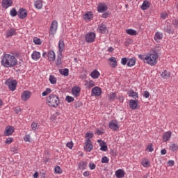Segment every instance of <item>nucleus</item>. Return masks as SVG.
Segmentation results:
<instances>
[{
    "label": "nucleus",
    "mask_w": 178,
    "mask_h": 178,
    "mask_svg": "<svg viewBox=\"0 0 178 178\" xmlns=\"http://www.w3.org/2000/svg\"><path fill=\"white\" fill-rule=\"evenodd\" d=\"M56 30H58V22L53 21L50 26V31H49L50 35H54V34H56Z\"/></svg>",
    "instance_id": "obj_6"
},
{
    "label": "nucleus",
    "mask_w": 178,
    "mask_h": 178,
    "mask_svg": "<svg viewBox=\"0 0 178 178\" xmlns=\"http://www.w3.org/2000/svg\"><path fill=\"white\" fill-rule=\"evenodd\" d=\"M90 76L92 79H98L100 76V74L98 70H95L93 72H91Z\"/></svg>",
    "instance_id": "obj_34"
},
{
    "label": "nucleus",
    "mask_w": 178,
    "mask_h": 178,
    "mask_svg": "<svg viewBox=\"0 0 178 178\" xmlns=\"http://www.w3.org/2000/svg\"><path fill=\"white\" fill-rule=\"evenodd\" d=\"M127 34H129V35H136L137 34V31L134 29H127L126 31Z\"/></svg>",
    "instance_id": "obj_37"
},
{
    "label": "nucleus",
    "mask_w": 178,
    "mask_h": 178,
    "mask_svg": "<svg viewBox=\"0 0 178 178\" xmlns=\"http://www.w3.org/2000/svg\"><path fill=\"white\" fill-rule=\"evenodd\" d=\"M83 106V102L81 101H77L75 102V108H81Z\"/></svg>",
    "instance_id": "obj_53"
},
{
    "label": "nucleus",
    "mask_w": 178,
    "mask_h": 178,
    "mask_svg": "<svg viewBox=\"0 0 178 178\" xmlns=\"http://www.w3.org/2000/svg\"><path fill=\"white\" fill-rule=\"evenodd\" d=\"M66 145L70 149H72L73 148V142H68Z\"/></svg>",
    "instance_id": "obj_59"
},
{
    "label": "nucleus",
    "mask_w": 178,
    "mask_h": 178,
    "mask_svg": "<svg viewBox=\"0 0 178 178\" xmlns=\"http://www.w3.org/2000/svg\"><path fill=\"white\" fill-rule=\"evenodd\" d=\"M58 49V55L62 56V52H63V49H65V42H63L62 40H59Z\"/></svg>",
    "instance_id": "obj_21"
},
{
    "label": "nucleus",
    "mask_w": 178,
    "mask_h": 178,
    "mask_svg": "<svg viewBox=\"0 0 178 178\" xmlns=\"http://www.w3.org/2000/svg\"><path fill=\"white\" fill-rule=\"evenodd\" d=\"M158 54L159 52L155 50L154 54H149L146 55V63L147 65H150V66H155L156 63H158Z\"/></svg>",
    "instance_id": "obj_3"
},
{
    "label": "nucleus",
    "mask_w": 178,
    "mask_h": 178,
    "mask_svg": "<svg viewBox=\"0 0 178 178\" xmlns=\"http://www.w3.org/2000/svg\"><path fill=\"white\" fill-rule=\"evenodd\" d=\"M49 80L51 84H56L57 79L56 77H55L54 76L50 75Z\"/></svg>",
    "instance_id": "obj_39"
},
{
    "label": "nucleus",
    "mask_w": 178,
    "mask_h": 178,
    "mask_svg": "<svg viewBox=\"0 0 178 178\" xmlns=\"http://www.w3.org/2000/svg\"><path fill=\"white\" fill-rule=\"evenodd\" d=\"M93 137H94V134H92V133L87 132L85 135V138H89L90 140V138H92Z\"/></svg>",
    "instance_id": "obj_52"
},
{
    "label": "nucleus",
    "mask_w": 178,
    "mask_h": 178,
    "mask_svg": "<svg viewBox=\"0 0 178 178\" xmlns=\"http://www.w3.org/2000/svg\"><path fill=\"white\" fill-rule=\"evenodd\" d=\"M138 58L141 59V60H143V62L145 63L147 61V55H143V54H139Z\"/></svg>",
    "instance_id": "obj_50"
},
{
    "label": "nucleus",
    "mask_w": 178,
    "mask_h": 178,
    "mask_svg": "<svg viewBox=\"0 0 178 178\" xmlns=\"http://www.w3.org/2000/svg\"><path fill=\"white\" fill-rule=\"evenodd\" d=\"M97 143L100 145V151H108V145L105 141L100 139L97 140Z\"/></svg>",
    "instance_id": "obj_14"
},
{
    "label": "nucleus",
    "mask_w": 178,
    "mask_h": 178,
    "mask_svg": "<svg viewBox=\"0 0 178 178\" xmlns=\"http://www.w3.org/2000/svg\"><path fill=\"white\" fill-rule=\"evenodd\" d=\"M149 5H151L149 1L145 0L140 8H141L142 10H147V9H148V8H149Z\"/></svg>",
    "instance_id": "obj_28"
},
{
    "label": "nucleus",
    "mask_w": 178,
    "mask_h": 178,
    "mask_svg": "<svg viewBox=\"0 0 178 178\" xmlns=\"http://www.w3.org/2000/svg\"><path fill=\"white\" fill-rule=\"evenodd\" d=\"M161 77H162V79L168 80V79H169L170 77V72H168V70H164L161 74Z\"/></svg>",
    "instance_id": "obj_30"
},
{
    "label": "nucleus",
    "mask_w": 178,
    "mask_h": 178,
    "mask_svg": "<svg viewBox=\"0 0 178 178\" xmlns=\"http://www.w3.org/2000/svg\"><path fill=\"white\" fill-rule=\"evenodd\" d=\"M115 176L117 178H123L124 176V170L122 169H119L117 171H115Z\"/></svg>",
    "instance_id": "obj_29"
},
{
    "label": "nucleus",
    "mask_w": 178,
    "mask_h": 178,
    "mask_svg": "<svg viewBox=\"0 0 178 178\" xmlns=\"http://www.w3.org/2000/svg\"><path fill=\"white\" fill-rule=\"evenodd\" d=\"M51 88H47L42 93V97H47V95H48V94H51Z\"/></svg>",
    "instance_id": "obj_43"
},
{
    "label": "nucleus",
    "mask_w": 178,
    "mask_h": 178,
    "mask_svg": "<svg viewBox=\"0 0 178 178\" xmlns=\"http://www.w3.org/2000/svg\"><path fill=\"white\" fill-rule=\"evenodd\" d=\"M127 95L129 97H131L132 98H134V99H137L138 98V93L137 92H134V90H131L127 92Z\"/></svg>",
    "instance_id": "obj_25"
},
{
    "label": "nucleus",
    "mask_w": 178,
    "mask_h": 178,
    "mask_svg": "<svg viewBox=\"0 0 178 178\" xmlns=\"http://www.w3.org/2000/svg\"><path fill=\"white\" fill-rule=\"evenodd\" d=\"M101 162H102V163H109V158H108V156H105L102 158Z\"/></svg>",
    "instance_id": "obj_46"
},
{
    "label": "nucleus",
    "mask_w": 178,
    "mask_h": 178,
    "mask_svg": "<svg viewBox=\"0 0 178 178\" xmlns=\"http://www.w3.org/2000/svg\"><path fill=\"white\" fill-rule=\"evenodd\" d=\"M1 5L4 9H8V8H10V6L13 5V0H2Z\"/></svg>",
    "instance_id": "obj_15"
},
{
    "label": "nucleus",
    "mask_w": 178,
    "mask_h": 178,
    "mask_svg": "<svg viewBox=\"0 0 178 178\" xmlns=\"http://www.w3.org/2000/svg\"><path fill=\"white\" fill-rule=\"evenodd\" d=\"M17 33L16 32V29L11 28L6 31V37L9 38L10 37H13V35H16Z\"/></svg>",
    "instance_id": "obj_17"
},
{
    "label": "nucleus",
    "mask_w": 178,
    "mask_h": 178,
    "mask_svg": "<svg viewBox=\"0 0 178 178\" xmlns=\"http://www.w3.org/2000/svg\"><path fill=\"white\" fill-rule=\"evenodd\" d=\"M143 97H144L145 98H149V92L145 90V91L144 92Z\"/></svg>",
    "instance_id": "obj_60"
},
{
    "label": "nucleus",
    "mask_w": 178,
    "mask_h": 178,
    "mask_svg": "<svg viewBox=\"0 0 178 178\" xmlns=\"http://www.w3.org/2000/svg\"><path fill=\"white\" fill-rule=\"evenodd\" d=\"M108 127L113 130V131H118L119 129H120V126H119V124L118 123V121L115 120H112L109 123H108Z\"/></svg>",
    "instance_id": "obj_5"
},
{
    "label": "nucleus",
    "mask_w": 178,
    "mask_h": 178,
    "mask_svg": "<svg viewBox=\"0 0 178 178\" xmlns=\"http://www.w3.org/2000/svg\"><path fill=\"white\" fill-rule=\"evenodd\" d=\"M143 166H144V168H148V166H149V161H145L143 163Z\"/></svg>",
    "instance_id": "obj_61"
},
{
    "label": "nucleus",
    "mask_w": 178,
    "mask_h": 178,
    "mask_svg": "<svg viewBox=\"0 0 178 178\" xmlns=\"http://www.w3.org/2000/svg\"><path fill=\"white\" fill-rule=\"evenodd\" d=\"M33 42L35 45H41V44H42L41 39H40L38 38H34Z\"/></svg>",
    "instance_id": "obj_42"
},
{
    "label": "nucleus",
    "mask_w": 178,
    "mask_h": 178,
    "mask_svg": "<svg viewBox=\"0 0 178 178\" xmlns=\"http://www.w3.org/2000/svg\"><path fill=\"white\" fill-rule=\"evenodd\" d=\"M162 38H163V33L159 31L156 32L154 35V40L156 42H159L160 40H162Z\"/></svg>",
    "instance_id": "obj_23"
},
{
    "label": "nucleus",
    "mask_w": 178,
    "mask_h": 178,
    "mask_svg": "<svg viewBox=\"0 0 178 178\" xmlns=\"http://www.w3.org/2000/svg\"><path fill=\"white\" fill-rule=\"evenodd\" d=\"M116 98V93L115 92H111L109 95V99L110 101H114Z\"/></svg>",
    "instance_id": "obj_48"
},
{
    "label": "nucleus",
    "mask_w": 178,
    "mask_h": 178,
    "mask_svg": "<svg viewBox=\"0 0 178 178\" xmlns=\"http://www.w3.org/2000/svg\"><path fill=\"white\" fill-rule=\"evenodd\" d=\"M129 62V59L127 58L124 57L121 59V65H123V66H126Z\"/></svg>",
    "instance_id": "obj_44"
},
{
    "label": "nucleus",
    "mask_w": 178,
    "mask_h": 178,
    "mask_svg": "<svg viewBox=\"0 0 178 178\" xmlns=\"http://www.w3.org/2000/svg\"><path fill=\"white\" fill-rule=\"evenodd\" d=\"M164 32L168 33V34H173L172 26H170V25H167L165 27H164Z\"/></svg>",
    "instance_id": "obj_36"
},
{
    "label": "nucleus",
    "mask_w": 178,
    "mask_h": 178,
    "mask_svg": "<svg viewBox=\"0 0 178 178\" xmlns=\"http://www.w3.org/2000/svg\"><path fill=\"white\" fill-rule=\"evenodd\" d=\"M80 87L74 86L72 89V94L74 95V97H80V91H81Z\"/></svg>",
    "instance_id": "obj_19"
},
{
    "label": "nucleus",
    "mask_w": 178,
    "mask_h": 178,
    "mask_svg": "<svg viewBox=\"0 0 178 178\" xmlns=\"http://www.w3.org/2000/svg\"><path fill=\"white\" fill-rule=\"evenodd\" d=\"M132 43H133V40L130 38L127 39L125 41L126 47H127L128 45H130V44H132Z\"/></svg>",
    "instance_id": "obj_56"
},
{
    "label": "nucleus",
    "mask_w": 178,
    "mask_h": 178,
    "mask_svg": "<svg viewBox=\"0 0 178 178\" xmlns=\"http://www.w3.org/2000/svg\"><path fill=\"white\" fill-rule=\"evenodd\" d=\"M27 10L26 8H20L18 11V17L20 19H26L27 17Z\"/></svg>",
    "instance_id": "obj_12"
},
{
    "label": "nucleus",
    "mask_w": 178,
    "mask_h": 178,
    "mask_svg": "<svg viewBox=\"0 0 178 178\" xmlns=\"http://www.w3.org/2000/svg\"><path fill=\"white\" fill-rule=\"evenodd\" d=\"M46 104H47L48 106H50V108H56L59 106L60 99L58 95L51 94L47 98Z\"/></svg>",
    "instance_id": "obj_2"
},
{
    "label": "nucleus",
    "mask_w": 178,
    "mask_h": 178,
    "mask_svg": "<svg viewBox=\"0 0 178 178\" xmlns=\"http://www.w3.org/2000/svg\"><path fill=\"white\" fill-rule=\"evenodd\" d=\"M61 63H62V60H61V59H60V56H58L56 65L57 66H60V65H61Z\"/></svg>",
    "instance_id": "obj_55"
},
{
    "label": "nucleus",
    "mask_w": 178,
    "mask_h": 178,
    "mask_svg": "<svg viewBox=\"0 0 178 178\" xmlns=\"http://www.w3.org/2000/svg\"><path fill=\"white\" fill-rule=\"evenodd\" d=\"M108 10V6L105 3H99V4L97 6V12L99 13H104V12H106Z\"/></svg>",
    "instance_id": "obj_9"
},
{
    "label": "nucleus",
    "mask_w": 178,
    "mask_h": 178,
    "mask_svg": "<svg viewBox=\"0 0 178 178\" xmlns=\"http://www.w3.org/2000/svg\"><path fill=\"white\" fill-rule=\"evenodd\" d=\"M54 172H55V173H57L58 175H61L63 171H62V169L60 168V167L59 165H56L54 168Z\"/></svg>",
    "instance_id": "obj_41"
},
{
    "label": "nucleus",
    "mask_w": 178,
    "mask_h": 178,
    "mask_svg": "<svg viewBox=\"0 0 178 178\" xmlns=\"http://www.w3.org/2000/svg\"><path fill=\"white\" fill-rule=\"evenodd\" d=\"M88 163L87 161H81L78 164V169L84 170L87 168Z\"/></svg>",
    "instance_id": "obj_26"
},
{
    "label": "nucleus",
    "mask_w": 178,
    "mask_h": 178,
    "mask_svg": "<svg viewBox=\"0 0 178 178\" xmlns=\"http://www.w3.org/2000/svg\"><path fill=\"white\" fill-rule=\"evenodd\" d=\"M12 143H13V138H8L5 141V144L7 145L12 144Z\"/></svg>",
    "instance_id": "obj_47"
},
{
    "label": "nucleus",
    "mask_w": 178,
    "mask_h": 178,
    "mask_svg": "<svg viewBox=\"0 0 178 178\" xmlns=\"http://www.w3.org/2000/svg\"><path fill=\"white\" fill-rule=\"evenodd\" d=\"M97 30H98L99 33H100L101 34H105V33H106V31H108V28L106 27V25H105L104 24H101L98 26Z\"/></svg>",
    "instance_id": "obj_18"
},
{
    "label": "nucleus",
    "mask_w": 178,
    "mask_h": 178,
    "mask_svg": "<svg viewBox=\"0 0 178 178\" xmlns=\"http://www.w3.org/2000/svg\"><path fill=\"white\" fill-rule=\"evenodd\" d=\"M31 58L33 60H38V59L41 58V53L39 51H33L31 55Z\"/></svg>",
    "instance_id": "obj_24"
},
{
    "label": "nucleus",
    "mask_w": 178,
    "mask_h": 178,
    "mask_svg": "<svg viewBox=\"0 0 178 178\" xmlns=\"http://www.w3.org/2000/svg\"><path fill=\"white\" fill-rule=\"evenodd\" d=\"M47 58L49 62H54L55 60V51L49 50L47 53Z\"/></svg>",
    "instance_id": "obj_20"
},
{
    "label": "nucleus",
    "mask_w": 178,
    "mask_h": 178,
    "mask_svg": "<svg viewBox=\"0 0 178 178\" xmlns=\"http://www.w3.org/2000/svg\"><path fill=\"white\" fill-rule=\"evenodd\" d=\"M31 97V92L25 90L22 92L21 98L22 101H28Z\"/></svg>",
    "instance_id": "obj_13"
},
{
    "label": "nucleus",
    "mask_w": 178,
    "mask_h": 178,
    "mask_svg": "<svg viewBox=\"0 0 178 178\" xmlns=\"http://www.w3.org/2000/svg\"><path fill=\"white\" fill-rule=\"evenodd\" d=\"M168 165H170V166H174L175 165V161H173V160L168 161Z\"/></svg>",
    "instance_id": "obj_63"
},
{
    "label": "nucleus",
    "mask_w": 178,
    "mask_h": 178,
    "mask_svg": "<svg viewBox=\"0 0 178 178\" xmlns=\"http://www.w3.org/2000/svg\"><path fill=\"white\" fill-rule=\"evenodd\" d=\"M24 140L26 142L30 141V135L28 134V135L25 136V137L24 138Z\"/></svg>",
    "instance_id": "obj_64"
},
{
    "label": "nucleus",
    "mask_w": 178,
    "mask_h": 178,
    "mask_svg": "<svg viewBox=\"0 0 178 178\" xmlns=\"http://www.w3.org/2000/svg\"><path fill=\"white\" fill-rule=\"evenodd\" d=\"M172 24L174 26L175 29L178 28V20L176 19H173L172 20Z\"/></svg>",
    "instance_id": "obj_51"
},
{
    "label": "nucleus",
    "mask_w": 178,
    "mask_h": 178,
    "mask_svg": "<svg viewBox=\"0 0 178 178\" xmlns=\"http://www.w3.org/2000/svg\"><path fill=\"white\" fill-rule=\"evenodd\" d=\"M10 15L12 16V17H16L19 13H17V11L16 10V8H13L10 11Z\"/></svg>",
    "instance_id": "obj_38"
},
{
    "label": "nucleus",
    "mask_w": 178,
    "mask_h": 178,
    "mask_svg": "<svg viewBox=\"0 0 178 178\" xmlns=\"http://www.w3.org/2000/svg\"><path fill=\"white\" fill-rule=\"evenodd\" d=\"M136 65V58L133 57L131 58L128 59V63L127 64V66L129 67H132V66H134Z\"/></svg>",
    "instance_id": "obj_31"
},
{
    "label": "nucleus",
    "mask_w": 178,
    "mask_h": 178,
    "mask_svg": "<svg viewBox=\"0 0 178 178\" xmlns=\"http://www.w3.org/2000/svg\"><path fill=\"white\" fill-rule=\"evenodd\" d=\"M170 137H172L171 131H167L164 133V134L163 135V141H164L165 143L169 141V140H170Z\"/></svg>",
    "instance_id": "obj_22"
},
{
    "label": "nucleus",
    "mask_w": 178,
    "mask_h": 178,
    "mask_svg": "<svg viewBox=\"0 0 178 178\" xmlns=\"http://www.w3.org/2000/svg\"><path fill=\"white\" fill-rule=\"evenodd\" d=\"M108 16H109V13L104 11V13L102 15V17H103V19H108Z\"/></svg>",
    "instance_id": "obj_58"
},
{
    "label": "nucleus",
    "mask_w": 178,
    "mask_h": 178,
    "mask_svg": "<svg viewBox=\"0 0 178 178\" xmlns=\"http://www.w3.org/2000/svg\"><path fill=\"white\" fill-rule=\"evenodd\" d=\"M36 9H41L42 8V0H37L34 3Z\"/></svg>",
    "instance_id": "obj_35"
},
{
    "label": "nucleus",
    "mask_w": 178,
    "mask_h": 178,
    "mask_svg": "<svg viewBox=\"0 0 178 178\" xmlns=\"http://www.w3.org/2000/svg\"><path fill=\"white\" fill-rule=\"evenodd\" d=\"M89 168H90V170H94V169H95V168H97V165H95V164L94 163H90Z\"/></svg>",
    "instance_id": "obj_57"
},
{
    "label": "nucleus",
    "mask_w": 178,
    "mask_h": 178,
    "mask_svg": "<svg viewBox=\"0 0 178 178\" xmlns=\"http://www.w3.org/2000/svg\"><path fill=\"white\" fill-rule=\"evenodd\" d=\"M31 129L33 130V131H35L37 129H38V124L35 122H32L31 124Z\"/></svg>",
    "instance_id": "obj_49"
},
{
    "label": "nucleus",
    "mask_w": 178,
    "mask_h": 178,
    "mask_svg": "<svg viewBox=\"0 0 178 178\" xmlns=\"http://www.w3.org/2000/svg\"><path fill=\"white\" fill-rule=\"evenodd\" d=\"M4 84L8 87L10 91H15L16 87L17 86V81L16 79H7Z\"/></svg>",
    "instance_id": "obj_4"
},
{
    "label": "nucleus",
    "mask_w": 178,
    "mask_h": 178,
    "mask_svg": "<svg viewBox=\"0 0 178 178\" xmlns=\"http://www.w3.org/2000/svg\"><path fill=\"white\" fill-rule=\"evenodd\" d=\"M59 73L60 74H62V76H69V69L67 68L60 69Z\"/></svg>",
    "instance_id": "obj_33"
},
{
    "label": "nucleus",
    "mask_w": 178,
    "mask_h": 178,
    "mask_svg": "<svg viewBox=\"0 0 178 178\" xmlns=\"http://www.w3.org/2000/svg\"><path fill=\"white\" fill-rule=\"evenodd\" d=\"M15 133V127L12 126H7L5 129L4 136L6 137H9V136H12Z\"/></svg>",
    "instance_id": "obj_10"
},
{
    "label": "nucleus",
    "mask_w": 178,
    "mask_h": 178,
    "mask_svg": "<svg viewBox=\"0 0 178 178\" xmlns=\"http://www.w3.org/2000/svg\"><path fill=\"white\" fill-rule=\"evenodd\" d=\"M161 17L163 19V20H165L168 17V13H162L161 14Z\"/></svg>",
    "instance_id": "obj_62"
},
{
    "label": "nucleus",
    "mask_w": 178,
    "mask_h": 178,
    "mask_svg": "<svg viewBox=\"0 0 178 178\" xmlns=\"http://www.w3.org/2000/svg\"><path fill=\"white\" fill-rule=\"evenodd\" d=\"M92 17H94V15L92 11H88L87 13L83 15V19L85 20H91Z\"/></svg>",
    "instance_id": "obj_27"
},
{
    "label": "nucleus",
    "mask_w": 178,
    "mask_h": 178,
    "mask_svg": "<svg viewBox=\"0 0 178 178\" xmlns=\"http://www.w3.org/2000/svg\"><path fill=\"white\" fill-rule=\"evenodd\" d=\"M92 148L93 146L92 144L91 143V140L90 138H87L84 146L85 151H86V152H91Z\"/></svg>",
    "instance_id": "obj_8"
},
{
    "label": "nucleus",
    "mask_w": 178,
    "mask_h": 178,
    "mask_svg": "<svg viewBox=\"0 0 178 178\" xmlns=\"http://www.w3.org/2000/svg\"><path fill=\"white\" fill-rule=\"evenodd\" d=\"M152 143H149L147 147V149L149 150V152H152V151H154V147H152Z\"/></svg>",
    "instance_id": "obj_54"
},
{
    "label": "nucleus",
    "mask_w": 178,
    "mask_h": 178,
    "mask_svg": "<svg viewBox=\"0 0 178 178\" xmlns=\"http://www.w3.org/2000/svg\"><path fill=\"white\" fill-rule=\"evenodd\" d=\"M109 62H111V65L112 67H116L118 66V61L116 60V58L111 57L108 59Z\"/></svg>",
    "instance_id": "obj_32"
},
{
    "label": "nucleus",
    "mask_w": 178,
    "mask_h": 178,
    "mask_svg": "<svg viewBox=\"0 0 178 178\" xmlns=\"http://www.w3.org/2000/svg\"><path fill=\"white\" fill-rule=\"evenodd\" d=\"M129 106L132 111H136V109H137V106H138V99L129 100Z\"/></svg>",
    "instance_id": "obj_11"
},
{
    "label": "nucleus",
    "mask_w": 178,
    "mask_h": 178,
    "mask_svg": "<svg viewBox=\"0 0 178 178\" xmlns=\"http://www.w3.org/2000/svg\"><path fill=\"white\" fill-rule=\"evenodd\" d=\"M17 63L16 57L10 54H4L1 59V66L4 67H15Z\"/></svg>",
    "instance_id": "obj_1"
},
{
    "label": "nucleus",
    "mask_w": 178,
    "mask_h": 178,
    "mask_svg": "<svg viewBox=\"0 0 178 178\" xmlns=\"http://www.w3.org/2000/svg\"><path fill=\"white\" fill-rule=\"evenodd\" d=\"M170 151H172V152H175V151H177L178 149V145L173 143L170 146Z\"/></svg>",
    "instance_id": "obj_40"
},
{
    "label": "nucleus",
    "mask_w": 178,
    "mask_h": 178,
    "mask_svg": "<svg viewBox=\"0 0 178 178\" xmlns=\"http://www.w3.org/2000/svg\"><path fill=\"white\" fill-rule=\"evenodd\" d=\"M65 101L68 102V104H70V102H73V101H74V98L72 96H66Z\"/></svg>",
    "instance_id": "obj_45"
},
{
    "label": "nucleus",
    "mask_w": 178,
    "mask_h": 178,
    "mask_svg": "<svg viewBox=\"0 0 178 178\" xmlns=\"http://www.w3.org/2000/svg\"><path fill=\"white\" fill-rule=\"evenodd\" d=\"M85 39L86 42H94L95 40V33L94 32L88 33L85 36Z\"/></svg>",
    "instance_id": "obj_7"
},
{
    "label": "nucleus",
    "mask_w": 178,
    "mask_h": 178,
    "mask_svg": "<svg viewBox=\"0 0 178 178\" xmlns=\"http://www.w3.org/2000/svg\"><path fill=\"white\" fill-rule=\"evenodd\" d=\"M101 92H102V90L98 86H95L92 89V95H95V97H99Z\"/></svg>",
    "instance_id": "obj_16"
}]
</instances>
